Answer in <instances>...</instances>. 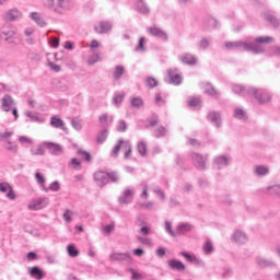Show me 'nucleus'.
Returning <instances> with one entry per match:
<instances>
[{
  "mask_svg": "<svg viewBox=\"0 0 280 280\" xmlns=\"http://www.w3.org/2000/svg\"><path fill=\"white\" fill-rule=\"evenodd\" d=\"M275 38L270 36L266 37H256L255 43H246L242 40L237 42H228L225 43L226 49H237V51H252L253 54H262L264 48L259 45L264 43H272Z\"/></svg>",
  "mask_w": 280,
  "mask_h": 280,
  "instance_id": "f257e3e1",
  "label": "nucleus"
},
{
  "mask_svg": "<svg viewBox=\"0 0 280 280\" xmlns=\"http://www.w3.org/2000/svg\"><path fill=\"white\" fill-rule=\"evenodd\" d=\"M232 91L236 95H249L250 97H255V100H257V102L260 104H268V102L271 100L270 93L264 89L253 86L245 88L241 84H235L233 85Z\"/></svg>",
  "mask_w": 280,
  "mask_h": 280,
  "instance_id": "f03ea898",
  "label": "nucleus"
},
{
  "mask_svg": "<svg viewBox=\"0 0 280 280\" xmlns=\"http://www.w3.org/2000/svg\"><path fill=\"white\" fill-rule=\"evenodd\" d=\"M44 5L56 14H65V12L71 10V0H44Z\"/></svg>",
  "mask_w": 280,
  "mask_h": 280,
  "instance_id": "7ed1b4c3",
  "label": "nucleus"
},
{
  "mask_svg": "<svg viewBox=\"0 0 280 280\" xmlns=\"http://www.w3.org/2000/svg\"><path fill=\"white\" fill-rule=\"evenodd\" d=\"M0 36L9 45H16V26L5 23L0 27Z\"/></svg>",
  "mask_w": 280,
  "mask_h": 280,
  "instance_id": "20e7f679",
  "label": "nucleus"
},
{
  "mask_svg": "<svg viewBox=\"0 0 280 280\" xmlns=\"http://www.w3.org/2000/svg\"><path fill=\"white\" fill-rule=\"evenodd\" d=\"M190 159L196 170H199V172H205V170H207V161H209V155L192 152L190 153Z\"/></svg>",
  "mask_w": 280,
  "mask_h": 280,
  "instance_id": "39448f33",
  "label": "nucleus"
},
{
  "mask_svg": "<svg viewBox=\"0 0 280 280\" xmlns=\"http://www.w3.org/2000/svg\"><path fill=\"white\" fill-rule=\"evenodd\" d=\"M48 205V197H38L31 201V203L28 205V209H31V211H40V209H45V207H47Z\"/></svg>",
  "mask_w": 280,
  "mask_h": 280,
  "instance_id": "423d86ee",
  "label": "nucleus"
},
{
  "mask_svg": "<svg viewBox=\"0 0 280 280\" xmlns=\"http://www.w3.org/2000/svg\"><path fill=\"white\" fill-rule=\"evenodd\" d=\"M23 13L16 9H10L3 14L4 21H8L9 23H14V21H19V19H22Z\"/></svg>",
  "mask_w": 280,
  "mask_h": 280,
  "instance_id": "0eeeda50",
  "label": "nucleus"
},
{
  "mask_svg": "<svg viewBox=\"0 0 280 280\" xmlns=\"http://www.w3.org/2000/svg\"><path fill=\"white\" fill-rule=\"evenodd\" d=\"M132 198H135V189L127 188L121 196L118 197V202L119 205H130Z\"/></svg>",
  "mask_w": 280,
  "mask_h": 280,
  "instance_id": "6e6552de",
  "label": "nucleus"
},
{
  "mask_svg": "<svg viewBox=\"0 0 280 280\" xmlns=\"http://www.w3.org/2000/svg\"><path fill=\"white\" fill-rule=\"evenodd\" d=\"M148 34H151V36H154L155 38H160V40H163L166 43L167 40V33L156 26H151L147 28Z\"/></svg>",
  "mask_w": 280,
  "mask_h": 280,
  "instance_id": "1a4fd4ad",
  "label": "nucleus"
},
{
  "mask_svg": "<svg viewBox=\"0 0 280 280\" xmlns=\"http://www.w3.org/2000/svg\"><path fill=\"white\" fill-rule=\"evenodd\" d=\"M256 265L258 268H277V262L272 259H268L264 256L256 257Z\"/></svg>",
  "mask_w": 280,
  "mask_h": 280,
  "instance_id": "9d476101",
  "label": "nucleus"
},
{
  "mask_svg": "<svg viewBox=\"0 0 280 280\" xmlns=\"http://www.w3.org/2000/svg\"><path fill=\"white\" fill-rule=\"evenodd\" d=\"M167 75L171 84L175 86L183 84V77L178 74V69H168Z\"/></svg>",
  "mask_w": 280,
  "mask_h": 280,
  "instance_id": "9b49d317",
  "label": "nucleus"
},
{
  "mask_svg": "<svg viewBox=\"0 0 280 280\" xmlns=\"http://www.w3.org/2000/svg\"><path fill=\"white\" fill-rule=\"evenodd\" d=\"M94 180L98 187H104V185H108V173L104 171H98L94 174Z\"/></svg>",
  "mask_w": 280,
  "mask_h": 280,
  "instance_id": "f8f14e48",
  "label": "nucleus"
},
{
  "mask_svg": "<svg viewBox=\"0 0 280 280\" xmlns=\"http://www.w3.org/2000/svg\"><path fill=\"white\" fill-rule=\"evenodd\" d=\"M109 259L112 261H127V264H130L132 256H130V253H113L109 255Z\"/></svg>",
  "mask_w": 280,
  "mask_h": 280,
  "instance_id": "ddd939ff",
  "label": "nucleus"
},
{
  "mask_svg": "<svg viewBox=\"0 0 280 280\" xmlns=\"http://www.w3.org/2000/svg\"><path fill=\"white\" fill-rule=\"evenodd\" d=\"M258 194H266L267 196H279L280 197V185H271L261 189H258Z\"/></svg>",
  "mask_w": 280,
  "mask_h": 280,
  "instance_id": "4468645a",
  "label": "nucleus"
},
{
  "mask_svg": "<svg viewBox=\"0 0 280 280\" xmlns=\"http://www.w3.org/2000/svg\"><path fill=\"white\" fill-rule=\"evenodd\" d=\"M1 106L4 113H10V110H12V107L14 106V100L12 98V96H10V94H5L3 96V98L1 100Z\"/></svg>",
  "mask_w": 280,
  "mask_h": 280,
  "instance_id": "2eb2a0df",
  "label": "nucleus"
},
{
  "mask_svg": "<svg viewBox=\"0 0 280 280\" xmlns=\"http://www.w3.org/2000/svg\"><path fill=\"white\" fill-rule=\"evenodd\" d=\"M0 191H2V194H7V198H9V200L16 199V194H14L12 186L8 183H0Z\"/></svg>",
  "mask_w": 280,
  "mask_h": 280,
  "instance_id": "dca6fc26",
  "label": "nucleus"
},
{
  "mask_svg": "<svg viewBox=\"0 0 280 280\" xmlns=\"http://www.w3.org/2000/svg\"><path fill=\"white\" fill-rule=\"evenodd\" d=\"M94 30L97 34H106L113 30V23L106 21L100 22L98 25L94 26Z\"/></svg>",
  "mask_w": 280,
  "mask_h": 280,
  "instance_id": "f3484780",
  "label": "nucleus"
},
{
  "mask_svg": "<svg viewBox=\"0 0 280 280\" xmlns=\"http://www.w3.org/2000/svg\"><path fill=\"white\" fill-rule=\"evenodd\" d=\"M232 240L236 244H246V242H248V235H246V233L242 232L241 230H236L232 234Z\"/></svg>",
  "mask_w": 280,
  "mask_h": 280,
  "instance_id": "a211bd4d",
  "label": "nucleus"
},
{
  "mask_svg": "<svg viewBox=\"0 0 280 280\" xmlns=\"http://www.w3.org/2000/svg\"><path fill=\"white\" fill-rule=\"evenodd\" d=\"M45 148L49 150L51 154L55 156H59V154H62V145L54 142H44Z\"/></svg>",
  "mask_w": 280,
  "mask_h": 280,
  "instance_id": "6ab92c4d",
  "label": "nucleus"
},
{
  "mask_svg": "<svg viewBox=\"0 0 280 280\" xmlns=\"http://www.w3.org/2000/svg\"><path fill=\"white\" fill-rule=\"evenodd\" d=\"M208 120L211 121L212 126H215V128L222 126V116L218 112H210L208 114Z\"/></svg>",
  "mask_w": 280,
  "mask_h": 280,
  "instance_id": "aec40b11",
  "label": "nucleus"
},
{
  "mask_svg": "<svg viewBox=\"0 0 280 280\" xmlns=\"http://www.w3.org/2000/svg\"><path fill=\"white\" fill-rule=\"evenodd\" d=\"M178 59L180 60V62H183L184 65H188V66H194L196 65V62H198V59L196 58V56L189 54V52H186L184 55H180L178 57Z\"/></svg>",
  "mask_w": 280,
  "mask_h": 280,
  "instance_id": "412c9836",
  "label": "nucleus"
},
{
  "mask_svg": "<svg viewBox=\"0 0 280 280\" xmlns=\"http://www.w3.org/2000/svg\"><path fill=\"white\" fill-rule=\"evenodd\" d=\"M218 27V20L211 16H208L203 20V30L205 32H211Z\"/></svg>",
  "mask_w": 280,
  "mask_h": 280,
  "instance_id": "4be33fe9",
  "label": "nucleus"
},
{
  "mask_svg": "<svg viewBox=\"0 0 280 280\" xmlns=\"http://www.w3.org/2000/svg\"><path fill=\"white\" fill-rule=\"evenodd\" d=\"M214 167L217 170H223V167H229V158L225 155H219L214 158Z\"/></svg>",
  "mask_w": 280,
  "mask_h": 280,
  "instance_id": "5701e85b",
  "label": "nucleus"
},
{
  "mask_svg": "<svg viewBox=\"0 0 280 280\" xmlns=\"http://www.w3.org/2000/svg\"><path fill=\"white\" fill-rule=\"evenodd\" d=\"M28 275H31L33 279H37V280H42L45 278V271H43V269H40L38 266H34L30 268Z\"/></svg>",
  "mask_w": 280,
  "mask_h": 280,
  "instance_id": "b1692460",
  "label": "nucleus"
},
{
  "mask_svg": "<svg viewBox=\"0 0 280 280\" xmlns=\"http://www.w3.org/2000/svg\"><path fill=\"white\" fill-rule=\"evenodd\" d=\"M168 267L171 270H177V272H183V270H185V264L178 259L168 260Z\"/></svg>",
  "mask_w": 280,
  "mask_h": 280,
  "instance_id": "393cba45",
  "label": "nucleus"
},
{
  "mask_svg": "<svg viewBox=\"0 0 280 280\" xmlns=\"http://www.w3.org/2000/svg\"><path fill=\"white\" fill-rule=\"evenodd\" d=\"M191 229H194V225L189 223H180L177 225L176 235H186V233H189Z\"/></svg>",
  "mask_w": 280,
  "mask_h": 280,
  "instance_id": "a878e982",
  "label": "nucleus"
},
{
  "mask_svg": "<svg viewBox=\"0 0 280 280\" xmlns=\"http://www.w3.org/2000/svg\"><path fill=\"white\" fill-rule=\"evenodd\" d=\"M30 19H32V21H34L39 27H45V25H47V23L43 19V15H40V13L38 12H32L30 14Z\"/></svg>",
  "mask_w": 280,
  "mask_h": 280,
  "instance_id": "bb28decb",
  "label": "nucleus"
},
{
  "mask_svg": "<svg viewBox=\"0 0 280 280\" xmlns=\"http://www.w3.org/2000/svg\"><path fill=\"white\" fill-rule=\"evenodd\" d=\"M25 117H27L28 119H26V121H33L36 124H43V121H45L40 116H38V114L32 112V110H26L25 112Z\"/></svg>",
  "mask_w": 280,
  "mask_h": 280,
  "instance_id": "cd10ccee",
  "label": "nucleus"
},
{
  "mask_svg": "<svg viewBox=\"0 0 280 280\" xmlns=\"http://www.w3.org/2000/svg\"><path fill=\"white\" fill-rule=\"evenodd\" d=\"M233 115H234L235 119H240L241 121H246L248 119V114L242 107L234 108Z\"/></svg>",
  "mask_w": 280,
  "mask_h": 280,
  "instance_id": "c85d7f7f",
  "label": "nucleus"
},
{
  "mask_svg": "<svg viewBox=\"0 0 280 280\" xmlns=\"http://www.w3.org/2000/svg\"><path fill=\"white\" fill-rule=\"evenodd\" d=\"M126 73V68L124 66H115L113 72V79L117 82L121 80V77Z\"/></svg>",
  "mask_w": 280,
  "mask_h": 280,
  "instance_id": "c756f323",
  "label": "nucleus"
},
{
  "mask_svg": "<svg viewBox=\"0 0 280 280\" xmlns=\"http://www.w3.org/2000/svg\"><path fill=\"white\" fill-rule=\"evenodd\" d=\"M254 174L255 176H260V177L268 176V174H270V168H268V166L258 165V166H255Z\"/></svg>",
  "mask_w": 280,
  "mask_h": 280,
  "instance_id": "7c9ffc66",
  "label": "nucleus"
},
{
  "mask_svg": "<svg viewBox=\"0 0 280 280\" xmlns=\"http://www.w3.org/2000/svg\"><path fill=\"white\" fill-rule=\"evenodd\" d=\"M50 126H52V128H60L61 130H67V128L65 127V121H62V119H60L58 116H52L50 118Z\"/></svg>",
  "mask_w": 280,
  "mask_h": 280,
  "instance_id": "2f4dec72",
  "label": "nucleus"
},
{
  "mask_svg": "<svg viewBox=\"0 0 280 280\" xmlns=\"http://www.w3.org/2000/svg\"><path fill=\"white\" fill-rule=\"evenodd\" d=\"M136 8L140 14H150V8H148L143 0H137Z\"/></svg>",
  "mask_w": 280,
  "mask_h": 280,
  "instance_id": "473e14b6",
  "label": "nucleus"
},
{
  "mask_svg": "<svg viewBox=\"0 0 280 280\" xmlns=\"http://www.w3.org/2000/svg\"><path fill=\"white\" fill-rule=\"evenodd\" d=\"M2 145L4 150H8L9 152H13V154H16L19 152V145H16V143L10 140H5Z\"/></svg>",
  "mask_w": 280,
  "mask_h": 280,
  "instance_id": "72a5a7b5",
  "label": "nucleus"
},
{
  "mask_svg": "<svg viewBox=\"0 0 280 280\" xmlns=\"http://www.w3.org/2000/svg\"><path fill=\"white\" fill-rule=\"evenodd\" d=\"M106 139H108V130L104 128L96 135V143L102 145V143L106 142Z\"/></svg>",
  "mask_w": 280,
  "mask_h": 280,
  "instance_id": "f704fd0d",
  "label": "nucleus"
},
{
  "mask_svg": "<svg viewBox=\"0 0 280 280\" xmlns=\"http://www.w3.org/2000/svg\"><path fill=\"white\" fill-rule=\"evenodd\" d=\"M205 93L207 95H210V97H215V98L220 97V92H218V90H215V88H213L211 83L206 84Z\"/></svg>",
  "mask_w": 280,
  "mask_h": 280,
  "instance_id": "c9c22d12",
  "label": "nucleus"
},
{
  "mask_svg": "<svg viewBox=\"0 0 280 280\" xmlns=\"http://www.w3.org/2000/svg\"><path fill=\"white\" fill-rule=\"evenodd\" d=\"M100 124H102L103 128H108L113 124V116H108V114L101 115Z\"/></svg>",
  "mask_w": 280,
  "mask_h": 280,
  "instance_id": "e433bc0d",
  "label": "nucleus"
},
{
  "mask_svg": "<svg viewBox=\"0 0 280 280\" xmlns=\"http://www.w3.org/2000/svg\"><path fill=\"white\" fill-rule=\"evenodd\" d=\"M199 49L202 51L209 49V45H211V37H203L198 43Z\"/></svg>",
  "mask_w": 280,
  "mask_h": 280,
  "instance_id": "4c0bfd02",
  "label": "nucleus"
},
{
  "mask_svg": "<svg viewBox=\"0 0 280 280\" xmlns=\"http://www.w3.org/2000/svg\"><path fill=\"white\" fill-rule=\"evenodd\" d=\"M137 152L140 154V156H145L148 154V145L145 144V142H138Z\"/></svg>",
  "mask_w": 280,
  "mask_h": 280,
  "instance_id": "58836bf2",
  "label": "nucleus"
},
{
  "mask_svg": "<svg viewBox=\"0 0 280 280\" xmlns=\"http://www.w3.org/2000/svg\"><path fill=\"white\" fill-rule=\"evenodd\" d=\"M124 97H126V94L124 93H116L113 97V104L114 106L119 107L121 105V102H124Z\"/></svg>",
  "mask_w": 280,
  "mask_h": 280,
  "instance_id": "ea45409f",
  "label": "nucleus"
},
{
  "mask_svg": "<svg viewBox=\"0 0 280 280\" xmlns=\"http://www.w3.org/2000/svg\"><path fill=\"white\" fill-rule=\"evenodd\" d=\"M165 135H167V129L165 127L160 126L159 128L154 129L153 136L156 139H161V137H165Z\"/></svg>",
  "mask_w": 280,
  "mask_h": 280,
  "instance_id": "a19ab883",
  "label": "nucleus"
},
{
  "mask_svg": "<svg viewBox=\"0 0 280 280\" xmlns=\"http://www.w3.org/2000/svg\"><path fill=\"white\" fill-rule=\"evenodd\" d=\"M164 230L167 235H171V237H176V232L172 230V221H165L164 222Z\"/></svg>",
  "mask_w": 280,
  "mask_h": 280,
  "instance_id": "79ce46f5",
  "label": "nucleus"
},
{
  "mask_svg": "<svg viewBox=\"0 0 280 280\" xmlns=\"http://www.w3.org/2000/svg\"><path fill=\"white\" fill-rule=\"evenodd\" d=\"M67 253L69 257H78V255H80V252L78 250V248H75V245L73 244L67 246Z\"/></svg>",
  "mask_w": 280,
  "mask_h": 280,
  "instance_id": "37998d69",
  "label": "nucleus"
},
{
  "mask_svg": "<svg viewBox=\"0 0 280 280\" xmlns=\"http://www.w3.org/2000/svg\"><path fill=\"white\" fill-rule=\"evenodd\" d=\"M265 19H266V21L271 23V25H273V27H279V25H280L279 19H277L273 15H270L268 13H265Z\"/></svg>",
  "mask_w": 280,
  "mask_h": 280,
  "instance_id": "c03bdc74",
  "label": "nucleus"
},
{
  "mask_svg": "<svg viewBox=\"0 0 280 280\" xmlns=\"http://www.w3.org/2000/svg\"><path fill=\"white\" fill-rule=\"evenodd\" d=\"M35 178L38 185H42L44 191H49V188L45 187V177L40 173H35Z\"/></svg>",
  "mask_w": 280,
  "mask_h": 280,
  "instance_id": "a18cd8bd",
  "label": "nucleus"
},
{
  "mask_svg": "<svg viewBox=\"0 0 280 280\" xmlns=\"http://www.w3.org/2000/svg\"><path fill=\"white\" fill-rule=\"evenodd\" d=\"M130 104L133 108H141L143 106V100L141 97L130 98Z\"/></svg>",
  "mask_w": 280,
  "mask_h": 280,
  "instance_id": "49530a36",
  "label": "nucleus"
},
{
  "mask_svg": "<svg viewBox=\"0 0 280 280\" xmlns=\"http://www.w3.org/2000/svg\"><path fill=\"white\" fill-rule=\"evenodd\" d=\"M145 84L149 89H154V88L159 86V81L152 77H148L145 79Z\"/></svg>",
  "mask_w": 280,
  "mask_h": 280,
  "instance_id": "de8ad7c7",
  "label": "nucleus"
},
{
  "mask_svg": "<svg viewBox=\"0 0 280 280\" xmlns=\"http://www.w3.org/2000/svg\"><path fill=\"white\" fill-rule=\"evenodd\" d=\"M77 154L79 155V156H81V159H83V161H86V163H90V161H91V153H89V152H86V151H84V150H82V149H79L78 150V152H77Z\"/></svg>",
  "mask_w": 280,
  "mask_h": 280,
  "instance_id": "09e8293b",
  "label": "nucleus"
},
{
  "mask_svg": "<svg viewBox=\"0 0 280 280\" xmlns=\"http://www.w3.org/2000/svg\"><path fill=\"white\" fill-rule=\"evenodd\" d=\"M203 253L205 255H211V253H213V244L211 243V241H207L203 244Z\"/></svg>",
  "mask_w": 280,
  "mask_h": 280,
  "instance_id": "8fccbe9b",
  "label": "nucleus"
},
{
  "mask_svg": "<svg viewBox=\"0 0 280 280\" xmlns=\"http://www.w3.org/2000/svg\"><path fill=\"white\" fill-rule=\"evenodd\" d=\"M188 106L196 108V106L200 105V97H190L187 100Z\"/></svg>",
  "mask_w": 280,
  "mask_h": 280,
  "instance_id": "3c124183",
  "label": "nucleus"
},
{
  "mask_svg": "<svg viewBox=\"0 0 280 280\" xmlns=\"http://www.w3.org/2000/svg\"><path fill=\"white\" fill-rule=\"evenodd\" d=\"M116 130L118 132H126V130H128V125L125 122V120H119L118 125L116 126Z\"/></svg>",
  "mask_w": 280,
  "mask_h": 280,
  "instance_id": "603ef678",
  "label": "nucleus"
},
{
  "mask_svg": "<svg viewBox=\"0 0 280 280\" xmlns=\"http://www.w3.org/2000/svg\"><path fill=\"white\" fill-rule=\"evenodd\" d=\"M70 167H72V170H81L82 163H81L80 160H78L77 158H73V159L70 161Z\"/></svg>",
  "mask_w": 280,
  "mask_h": 280,
  "instance_id": "864d4df0",
  "label": "nucleus"
},
{
  "mask_svg": "<svg viewBox=\"0 0 280 280\" xmlns=\"http://www.w3.org/2000/svg\"><path fill=\"white\" fill-rule=\"evenodd\" d=\"M62 218H63L65 222H68V223L71 222V219L73 218V211L66 209L62 214Z\"/></svg>",
  "mask_w": 280,
  "mask_h": 280,
  "instance_id": "5fc2aeb1",
  "label": "nucleus"
},
{
  "mask_svg": "<svg viewBox=\"0 0 280 280\" xmlns=\"http://www.w3.org/2000/svg\"><path fill=\"white\" fill-rule=\"evenodd\" d=\"M144 43H145V37H140L135 50L136 51H145V48L143 47Z\"/></svg>",
  "mask_w": 280,
  "mask_h": 280,
  "instance_id": "6e6d98bb",
  "label": "nucleus"
},
{
  "mask_svg": "<svg viewBox=\"0 0 280 280\" xmlns=\"http://www.w3.org/2000/svg\"><path fill=\"white\" fill-rule=\"evenodd\" d=\"M12 135H14V132L8 130H5L4 132H0V141H8V139H10Z\"/></svg>",
  "mask_w": 280,
  "mask_h": 280,
  "instance_id": "4d7b16f0",
  "label": "nucleus"
},
{
  "mask_svg": "<svg viewBox=\"0 0 280 280\" xmlns=\"http://www.w3.org/2000/svg\"><path fill=\"white\" fill-rule=\"evenodd\" d=\"M148 124L149 125H147L145 128H150V127L154 128V126H156V124H159V117L153 116V117L149 118Z\"/></svg>",
  "mask_w": 280,
  "mask_h": 280,
  "instance_id": "13d9d810",
  "label": "nucleus"
},
{
  "mask_svg": "<svg viewBox=\"0 0 280 280\" xmlns=\"http://www.w3.org/2000/svg\"><path fill=\"white\" fill-rule=\"evenodd\" d=\"M31 154L33 156H43V155H45V150H43L42 147H39L37 149H31Z\"/></svg>",
  "mask_w": 280,
  "mask_h": 280,
  "instance_id": "bf43d9fd",
  "label": "nucleus"
},
{
  "mask_svg": "<svg viewBox=\"0 0 280 280\" xmlns=\"http://www.w3.org/2000/svg\"><path fill=\"white\" fill-rule=\"evenodd\" d=\"M71 126L74 128V130H82V122L75 118L71 119Z\"/></svg>",
  "mask_w": 280,
  "mask_h": 280,
  "instance_id": "052dcab7",
  "label": "nucleus"
},
{
  "mask_svg": "<svg viewBox=\"0 0 280 280\" xmlns=\"http://www.w3.org/2000/svg\"><path fill=\"white\" fill-rule=\"evenodd\" d=\"M129 272H131V280H141L143 279V276L137 271H135V269L129 268Z\"/></svg>",
  "mask_w": 280,
  "mask_h": 280,
  "instance_id": "680f3d73",
  "label": "nucleus"
},
{
  "mask_svg": "<svg viewBox=\"0 0 280 280\" xmlns=\"http://www.w3.org/2000/svg\"><path fill=\"white\" fill-rule=\"evenodd\" d=\"M153 191L156 194V196H159V198H161V200H165V192L161 189V187L155 186Z\"/></svg>",
  "mask_w": 280,
  "mask_h": 280,
  "instance_id": "e2e57ef3",
  "label": "nucleus"
},
{
  "mask_svg": "<svg viewBox=\"0 0 280 280\" xmlns=\"http://www.w3.org/2000/svg\"><path fill=\"white\" fill-rule=\"evenodd\" d=\"M119 150H121V143L118 140V142L115 144V147L112 150V156H115V158L118 156Z\"/></svg>",
  "mask_w": 280,
  "mask_h": 280,
  "instance_id": "0e129e2a",
  "label": "nucleus"
},
{
  "mask_svg": "<svg viewBox=\"0 0 280 280\" xmlns=\"http://www.w3.org/2000/svg\"><path fill=\"white\" fill-rule=\"evenodd\" d=\"M198 185L200 189H207V187H209V180H207V178H199Z\"/></svg>",
  "mask_w": 280,
  "mask_h": 280,
  "instance_id": "69168bd1",
  "label": "nucleus"
},
{
  "mask_svg": "<svg viewBox=\"0 0 280 280\" xmlns=\"http://www.w3.org/2000/svg\"><path fill=\"white\" fill-rule=\"evenodd\" d=\"M48 190H50V191H60V183L59 182H52L49 185Z\"/></svg>",
  "mask_w": 280,
  "mask_h": 280,
  "instance_id": "338daca9",
  "label": "nucleus"
},
{
  "mask_svg": "<svg viewBox=\"0 0 280 280\" xmlns=\"http://www.w3.org/2000/svg\"><path fill=\"white\" fill-rule=\"evenodd\" d=\"M27 58H30V60H34L35 62H39L40 55L37 52H28Z\"/></svg>",
  "mask_w": 280,
  "mask_h": 280,
  "instance_id": "774afa93",
  "label": "nucleus"
}]
</instances>
